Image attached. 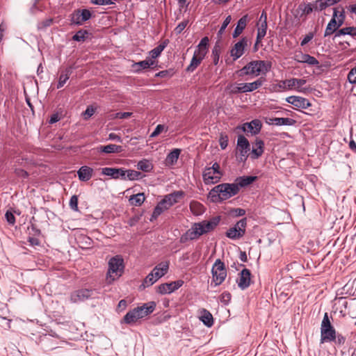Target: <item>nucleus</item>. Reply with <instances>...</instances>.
<instances>
[{
	"mask_svg": "<svg viewBox=\"0 0 356 356\" xmlns=\"http://www.w3.org/2000/svg\"><path fill=\"white\" fill-rule=\"evenodd\" d=\"M237 129H241L244 132H250L252 134L256 135L261 131V123L259 120H253L250 122L244 123L241 127H238Z\"/></svg>",
	"mask_w": 356,
	"mask_h": 356,
	"instance_id": "15",
	"label": "nucleus"
},
{
	"mask_svg": "<svg viewBox=\"0 0 356 356\" xmlns=\"http://www.w3.org/2000/svg\"><path fill=\"white\" fill-rule=\"evenodd\" d=\"M202 235V230H200L197 224L194 223L191 229H188L186 233L181 236L180 242L184 243L188 241L197 239Z\"/></svg>",
	"mask_w": 356,
	"mask_h": 356,
	"instance_id": "11",
	"label": "nucleus"
},
{
	"mask_svg": "<svg viewBox=\"0 0 356 356\" xmlns=\"http://www.w3.org/2000/svg\"><path fill=\"white\" fill-rule=\"evenodd\" d=\"M184 197V193L181 191H175L164 197L161 200L163 203H167L168 207H172Z\"/></svg>",
	"mask_w": 356,
	"mask_h": 356,
	"instance_id": "21",
	"label": "nucleus"
},
{
	"mask_svg": "<svg viewBox=\"0 0 356 356\" xmlns=\"http://www.w3.org/2000/svg\"><path fill=\"white\" fill-rule=\"evenodd\" d=\"M202 61V59H200L199 57L193 54V56L191 60V63L186 68V71L193 72L197 67V66L200 65Z\"/></svg>",
	"mask_w": 356,
	"mask_h": 356,
	"instance_id": "45",
	"label": "nucleus"
},
{
	"mask_svg": "<svg viewBox=\"0 0 356 356\" xmlns=\"http://www.w3.org/2000/svg\"><path fill=\"white\" fill-rule=\"evenodd\" d=\"M220 145L222 149H225L228 145V137L226 134H221L220 137Z\"/></svg>",
	"mask_w": 356,
	"mask_h": 356,
	"instance_id": "57",
	"label": "nucleus"
},
{
	"mask_svg": "<svg viewBox=\"0 0 356 356\" xmlns=\"http://www.w3.org/2000/svg\"><path fill=\"white\" fill-rule=\"evenodd\" d=\"M227 88L230 89V93L232 94L243 93L241 83L236 85L231 84L227 86Z\"/></svg>",
	"mask_w": 356,
	"mask_h": 356,
	"instance_id": "49",
	"label": "nucleus"
},
{
	"mask_svg": "<svg viewBox=\"0 0 356 356\" xmlns=\"http://www.w3.org/2000/svg\"><path fill=\"white\" fill-rule=\"evenodd\" d=\"M190 209L195 215H200L204 211L203 205L197 202H191L190 204Z\"/></svg>",
	"mask_w": 356,
	"mask_h": 356,
	"instance_id": "44",
	"label": "nucleus"
},
{
	"mask_svg": "<svg viewBox=\"0 0 356 356\" xmlns=\"http://www.w3.org/2000/svg\"><path fill=\"white\" fill-rule=\"evenodd\" d=\"M124 168H104L102 169V174L111 177L114 179H122L125 180V173L124 172Z\"/></svg>",
	"mask_w": 356,
	"mask_h": 356,
	"instance_id": "16",
	"label": "nucleus"
},
{
	"mask_svg": "<svg viewBox=\"0 0 356 356\" xmlns=\"http://www.w3.org/2000/svg\"><path fill=\"white\" fill-rule=\"evenodd\" d=\"M72 70H73V67L70 66V67H67L65 70H63L61 72V74L59 76V80H58V83L57 85L58 89L62 88L65 85V83L69 79L70 76L72 73Z\"/></svg>",
	"mask_w": 356,
	"mask_h": 356,
	"instance_id": "35",
	"label": "nucleus"
},
{
	"mask_svg": "<svg viewBox=\"0 0 356 356\" xmlns=\"http://www.w3.org/2000/svg\"><path fill=\"white\" fill-rule=\"evenodd\" d=\"M125 173V180L129 179L131 181L138 180L143 177L140 172L134 170H124Z\"/></svg>",
	"mask_w": 356,
	"mask_h": 356,
	"instance_id": "40",
	"label": "nucleus"
},
{
	"mask_svg": "<svg viewBox=\"0 0 356 356\" xmlns=\"http://www.w3.org/2000/svg\"><path fill=\"white\" fill-rule=\"evenodd\" d=\"M247 219L245 218L238 221L233 227L226 232V236L229 238L236 240L242 238L245 233Z\"/></svg>",
	"mask_w": 356,
	"mask_h": 356,
	"instance_id": "7",
	"label": "nucleus"
},
{
	"mask_svg": "<svg viewBox=\"0 0 356 356\" xmlns=\"http://www.w3.org/2000/svg\"><path fill=\"white\" fill-rule=\"evenodd\" d=\"M139 319H140V316H138L136 310L133 309L126 314L124 318L121 320V323L132 325Z\"/></svg>",
	"mask_w": 356,
	"mask_h": 356,
	"instance_id": "33",
	"label": "nucleus"
},
{
	"mask_svg": "<svg viewBox=\"0 0 356 356\" xmlns=\"http://www.w3.org/2000/svg\"><path fill=\"white\" fill-rule=\"evenodd\" d=\"M250 145L248 140L243 135H239L237 138L236 152L238 160L240 162H245L249 155Z\"/></svg>",
	"mask_w": 356,
	"mask_h": 356,
	"instance_id": "6",
	"label": "nucleus"
},
{
	"mask_svg": "<svg viewBox=\"0 0 356 356\" xmlns=\"http://www.w3.org/2000/svg\"><path fill=\"white\" fill-rule=\"evenodd\" d=\"M183 284L184 282L182 280L161 284L157 287V292L161 294L170 293L181 287Z\"/></svg>",
	"mask_w": 356,
	"mask_h": 356,
	"instance_id": "12",
	"label": "nucleus"
},
{
	"mask_svg": "<svg viewBox=\"0 0 356 356\" xmlns=\"http://www.w3.org/2000/svg\"><path fill=\"white\" fill-rule=\"evenodd\" d=\"M156 308V303L154 301L145 303L140 307H135L138 316L143 318L152 314Z\"/></svg>",
	"mask_w": 356,
	"mask_h": 356,
	"instance_id": "17",
	"label": "nucleus"
},
{
	"mask_svg": "<svg viewBox=\"0 0 356 356\" xmlns=\"http://www.w3.org/2000/svg\"><path fill=\"white\" fill-rule=\"evenodd\" d=\"M53 23L52 18H47L38 24V29L40 30L45 29L47 27L50 26Z\"/></svg>",
	"mask_w": 356,
	"mask_h": 356,
	"instance_id": "50",
	"label": "nucleus"
},
{
	"mask_svg": "<svg viewBox=\"0 0 356 356\" xmlns=\"http://www.w3.org/2000/svg\"><path fill=\"white\" fill-rule=\"evenodd\" d=\"M250 280L251 273L250 270L247 268L243 269L237 280L238 286L242 290L247 289L250 284Z\"/></svg>",
	"mask_w": 356,
	"mask_h": 356,
	"instance_id": "18",
	"label": "nucleus"
},
{
	"mask_svg": "<svg viewBox=\"0 0 356 356\" xmlns=\"http://www.w3.org/2000/svg\"><path fill=\"white\" fill-rule=\"evenodd\" d=\"M212 273V282L214 283V286H218L221 284L227 277V270L224 262L220 259L216 260L211 269Z\"/></svg>",
	"mask_w": 356,
	"mask_h": 356,
	"instance_id": "5",
	"label": "nucleus"
},
{
	"mask_svg": "<svg viewBox=\"0 0 356 356\" xmlns=\"http://www.w3.org/2000/svg\"><path fill=\"white\" fill-rule=\"evenodd\" d=\"M271 63L266 60H252L245 65L239 70V75H249L258 76L260 74H266L271 69Z\"/></svg>",
	"mask_w": 356,
	"mask_h": 356,
	"instance_id": "2",
	"label": "nucleus"
},
{
	"mask_svg": "<svg viewBox=\"0 0 356 356\" xmlns=\"http://www.w3.org/2000/svg\"><path fill=\"white\" fill-rule=\"evenodd\" d=\"M163 204V202L161 201L155 207V208L154 209L153 213L152 214V216L150 218V220L151 221H153V220H156L163 212V211L161 208V206Z\"/></svg>",
	"mask_w": 356,
	"mask_h": 356,
	"instance_id": "47",
	"label": "nucleus"
},
{
	"mask_svg": "<svg viewBox=\"0 0 356 356\" xmlns=\"http://www.w3.org/2000/svg\"><path fill=\"white\" fill-rule=\"evenodd\" d=\"M336 330L332 325L327 313H325L321 325V343L335 340Z\"/></svg>",
	"mask_w": 356,
	"mask_h": 356,
	"instance_id": "4",
	"label": "nucleus"
},
{
	"mask_svg": "<svg viewBox=\"0 0 356 356\" xmlns=\"http://www.w3.org/2000/svg\"><path fill=\"white\" fill-rule=\"evenodd\" d=\"M348 80L352 84L356 83V66L348 72Z\"/></svg>",
	"mask_w": 356,
	"mask_h": 356,
	"instance_id": "54",
	"label": "nucleus"
},
{
	"mask_svg": "<svg viewBox=\"0 0 356 356\" xmlns=\"http://www.w3.org/2000/svg\"><path fill=\"white\" fill-rule=\"evenodd\" d=\"M313 3L314 6V10L321 11L327 8L324 0H316Z\"/></svg>",
	"mask_w": 356,
	"mask_h": 356,
	"instance_id": "52",
	"label": "nucleus"
},
{
	"mask_svg": "<svg viewBox=\"0 0 356 356\" xmlns=\"http://www.w3.org/2000/svg\"><path fill=\"white\" fill-rule=\"evenodd\" d=\"M145 195L143 193H139L136 195H133L130 197L129 201L131 205L135 207H140L145 201Z\"/></svg>",
	"mask_w": 356,
	"mask_h": 356,
	"instance_id": "38",
	"label": "nucleus"
},
{
	"mask_svg": "<svg viewBox=\"0 0 356 356\" xmlns=\"http://www.w3.org/2000/svg\"><path fill=\"white\" fill-rule=\"evenodd\" d=\"M239 192L237 184L224 183L213 187L209 193L208 198L212 202H221L226 200Z\"/></svg>",
	"mask_w": 356,
	"mask_h": 356,
	"instance_id": "1",
	"label": "nucleus"
},
{
	"mask_svg": "<svg viewBox=\"0 0 356 356\" xmlns=\"http://www.w3.org/2000/svg\"><path fill=\"white\" fill-rule=\"evenodd\" d=\"M188 24V21H183L180 22L177 27L175 29V31L177 34L181 33Z\"/></svg>",
	"mask_w": 356,
	"mask_h": 356,
	"instance_id": "60",
	"label": "nucleus"
},
{
	"mask_svg": "<svg viewBox=\"0 0 356 356\" xmlns=\"http://www.w3.org/2000/svg\"><path fill=\"white\" fill-rule=\"evenodd\" d=\"M332 341H334L336 344L341 346L344 344L346 341V338L341 334H336L335 340H333Z\"/></svg>",
	"mask_w": 356,
	"mask_h": 356,
	"instance_id": "62",
	"label": "nucleus"
},
{
	"mask_svg": "<svg viewBox=\"0 0 356 356\" xmlns=\"http://www.w3.org/2000/svg\"><path fill=\"white\" fill-rule=\"evenodd\" d=\"M264 151V142L259 138H257L252 145V149L250 154L251 159H257L263 154Z\"/></svg>",
	"mask_w": 356,
	"mask_h": 356,
	"instance_id": "24",
	"label": "nucleus"
},
{
	"mask_svg": "<svg viewBox=\"0 0 356 356\" xmlns=\"http://www.w3.org/2000/svg\"><path fill=\"white\" fill-rule=\"evenodd\" d=\"M298 8L300 10H302V15H309L310 14L313 10H314V3H307L305 5H300Z\"/></svg>",
	"mask_w": 356,
	"mask_h": 356,
	"instance_id": "48",
	"label": "nucleus"
},
{
	"mask_svg": "<svg viewBox=\"0 0 356 356\" xmlns=\"http://www.w3.org/2000/svg\"><path fill=\"white\" fill-rule=\"evenodd\" d=\"M306 82L307 81L304 79L293 78L284 80V84H288V89L289 90H296L298 92H305L307 90L306 88L303 87Z\"/></svg>",
	"mask_w": 356,
	"mask_h": 356,
	"instance_id": "14",
	"label": "nucleus"
},
{
	"mask_svg": "<svg viewBox=\"0 0 356 356\" xmlns=\"http://www.w3.org/2000/svg\"><path fill=\"white\" fill-rule=\"evenodd\" d=\"M168 262H161L157 266H156L151 273L158 280L159 278H161L168 273Z\"/></svg>",
	"mask_w": 356,
	"mask_h": 356,
	"instance_id": "26",
	"label": "nucleus"
},
{
	"mask_svg": "<svg viewBox=\"0 0 356 356\" xmlns=\"http://www.w3.org/2000/svg\"><path fill=\"white\" fill-rule=\"evenodd\" d=\"M156 65V62L154 60L147 58L145 60L139 61L134 64L133 67H139V68L136 69L137 72H140L142 70H145L147 68L153 67Z\"/></svg>",
	"mask_w": 356,
	"mask_h": 356,
	"instance_id": "34",
	"label": "nucleus"
},
{
	"mask_svg": "<svg viewBox=\"0 0 356 356\" xmlns=\"http://www.w3.org/2000/svg\"><path fill=\"white\" fill-rule=\"evenodd\" d=\"M124 261L120 256L112 257L108 261V270L106 275V282L111 284L120 277L124 270Z\"/></svg>",
	"mask_w": 356,
	"mask_h": 356,
	"instance_id": "3",
	"label": "nucleus"
},
{
	"mask_svg": "<svg viewBox=\"0 0 356 356\" xmlns=\"http://www.w3.org/2000/svg\"><path fill=\"white\" fill-rule=\"evenodd\" d=\"M339 28L338 27L336 20L334 19H331L330 21L328 22L325 32H324V37L326 38L327 36H330L334 33V32H336Z\"/></svg>",
	"mask_w": 356,
	"mask_h": 356,
	"instance_id": "39",
	"label": "nucleus"
},
{
	"mask_svg": "<svg viewBox=\"0 0 356 356\" xmlns=\"http://www.w3.org/2000/svg\"><path fill=\"white\" fill-rule=\"evenodd\" d=\"M266 122L269 125L292 126L296 124V121L289 118H266Z\"/></svg>",
	"mask_w": 356,
	"mask_h": 356,
	"instance_id": "19",
	"label": "nucleus"
},
{
	"mask_svg": "<svg viewBox=\"0 0 356 356\" xmlns=\"http://www.w3.org/2000/svg\"><path fill=\"white\" fill-rule=\"evenodd\" d=\"M97 152L105 154L120 153L122 151V147L115 144H109L105 146H98L96 148Z\"/></svg>",
	"mask_w": 356,
	"mask_h": 356,
	"instance_id": "28",
	"label": "nucleus"
},
{
	"mask_svg": "<svg viewBox=\"0 0 356 356\" xmlns=\"http://www.w3.org/2000/svg\"><path fill=\"white\" fill-rule=\"evenodd\" d=\"M265 81L266 79L264 78L260 77L252 83H241L243 93L252 92L258 89L264 84Z\"/></svg>",
	"mask_w": 356,
	"mask_h": 356,
	"instance_id": "25",
	"label": "nucleus"
},
{
	"mask_svg": "<svg viewBox=\"0 0 356 356\" xmlns=\"http://www.w3.org/2000/svg\"><path fill=\"white\" fill-rule=\"evenodd\" d=\"M93 295L92 289H81L74 291L70 294V301L72 303L83 302L90 298Z\"/></svg>",
	"mask_w": 356,
	"mask_h": 356,
	"instance_id": "9",
	"label": "nucleus"
},
{
	"mask_svg": "<svg viewBox=\"0 0 356 356\" xmlns=\"http://www.w3.org/2000/svg\"><path fill=\"white\" fill-rule=\"evenodd\" d=\"M5 217L6 218L7 222L10 224L13 225L15 222V218L13 215V213L9 211H6L5 214Z\"/></svg>",
	"mask_w": 356,
	"mask_h": 356,
	"instance_id": "61",
	"label": "nucleus"
},
{
	"mask_svg": "<svg viewBox=\"0 0 356 356\" xmlns=\"http://www.w3.org/2000/svg\"><path fill=\"white\" fill-rule=\"evenodd\" d=\"M231 297L232 296L230 293L225 291L220 295V301L224 304L227 305L231 300Z\"/></svg>",
	"mask_w": 356,
	"mask_h": 356,
	"instance_id": "59",
	"label": "nucleus"
},
{
	"mask_svg": "<svg viewBox=\"0 0 356 356\" xmlns=\"http://www.w3.org/2000/svg\"><path fill=\"white\" fill-rule=\"evenodd\" d=\"M232 17L231 15H228L224 20L220 30L218 31V35H220L224 32L225 29L227 28V26L229 25V24L231 22Z\"/></svg>",
	"mask_w": 356,
	"mask_h": 356,
	"instance_id": "55",
	"label": "nucleus"
},
{
	"mask_svg": "<svg viewBox=\"0 0 356 356\" xmlns=\"http://www.w3.org/2000/svg\"><path fill=\"white\" fill-rule=\"evenodd\" d=\"M314 36V34L312 32H310L307 35H306L303 40L301 41V46L307 44L309 41H311L313 39Z\"/></svg>",
	"mask_w": 356,
	"mask_h": 356,
	"instance_id": "64",
	"label": "nucleus"
},
{
	"mask_svg": "<svg viewBox=\"0 0 356 356\" xmlns=\"http://www.w3.org/2000/svg\"><path fill=\"white\" fill-rule=\"evenodd\" d=\"M92 17L91 12L88 9H77L70 15V21L72 24L82 25L83 23Z\"/></svg>",
	"mask_w": 356,
	"mask_h": 356,
	"instance_id": "8",
	"label": "nucleus"
},
{
	"mask_svg": "<svg viewBox=\"0 0 356 356\" xmlns=\"http://www.w3.org/2000/svg\"><path fill=\"white\" fill-rule=\"evenodd\" d=\"M70 207L74 211H78V197L72 195L70 200Z\"/></svg>",
	"mask_w": 356,
	"mask_h": 356,
	"instance_id": "56",
	"label": "nucleus"
},
{
	"mask_svg": "<svg viewBox=\"0 0 356 356\" xmlns=\"http://www.w3.org/2000/svg\"><path fill=\"white\" fill-rule=\"evenodd\" d=\"M93 169L89 166H81L77 171L78 177L80 181H87L92 177Z\"/></svg>",
	"mask_w": 356,
	"mask_h": 356,
	"instance_id": "27",
	"label": "nucleus"
},
{
	"mask_svg": "<svg viewBox=\"0 0 356 356\" xmlns=\"http://www.w3.org/2000/svg\"><path fill=\"white\" fill-rule=\"evenodd\" d=\"M248 23V15H243L237 22V25L234 31L232 36L234 38L238 37L245 29Z\"/></svg>",
	"mask_w": 356,
	"mask_h": 356,
	"instance_id": "29",
	"label": "nucleus"
},
{
	"mask_svg": "<svg viewBox=\"0 0 356 356\" xmlns=\"http://www.w3.org/2000/svg\"><path fill=\"white\" fill-rule=\"evenodd\" d=\"M156 281L157 280L155 278L154 275L152 273H150L145 278L143 282L142 283L139 288L140 289H145V288L153 285Z\"/></svg>",
	"mask_w": 356,
	"mask_h": 356,
	"instance_id": "42",
	"label": "nucleus"
},
{
	"mask_svg": "<svg viewBox=\"0 0 356 356\" xmlns=\"http://www.w3.org/2000/svg\"><path fill=\"white\" fill-rule=\"evenodd\" d=\"M248 38L243 37L234 44L230 52L234 60L239 58L244 54L245 49L248 45Z\"/></svg>",
	"mask_w": 356,
	"mask_h": 356,
	"instance_id": "10",
	"label": "nucleus"
},
{
	"mask_svg": "<svg viewBox=\"0 0 356 356\" xmlns=\"http://www.w3.org/2000/svg\"><path fill=\"white\" fill-rule=\"evenodd\" d=\"M168 44V40H164L162 43H161L159 45L154 48L152 50L149 51V55L151 58L149 59H155L157 57L160 56L161 52L163 51V49L165 48V47Z\"/></svg>",
	"mask_w": 356,
	"mask_h": 356,
	"instance_id": "36",
	"label": "nucleus"
},
{
	"mask_svg": "<svg viewBox=\"0 0 356 356\" xmlns=\"http://www.w3.org/2000/svg\"><path fill=\"white\" fill-rule=\"evenodd\" d=\"M222 173H216L206 168L203 172V180L206 184H212L218 182L221 178Z\"/></svg>",
	"mask_w": 356,
	"mask_h": 356,
	"instance_id": "20",
	"label": "nucleus"
},
{
	"mask_svg": "<svg viewBox=\"0 0 356 356\" xmlns=\"http://www.w3.org/2000/svg\"><path fill=\"white\" fill-rule=\"evenodd\" d=\"M137 168L140 170L149 172L153 169V165L149 161L143 159L137 163Z\"/></svg>",
	"mask_w": 356,
	"mask_h": 356,
	"instance_id": "41",
	"label": "nucleus"
},
{
	"mask_svg": "<svg viewBox=\"0 0 356 356\" xmlns=\"http://www.w3.org/2000/svg\"><path fill=\"white\" fill-rule=\"evenodd\" d=\"M343 34L349 35L352 37H356V27L355 26H346L342 28Z\"/></svg>",
	"mask_w": 356,
	"mask_h": 356,
	"instance_id": "53",
	"label": "nucleus"
},
{
	"mask_svg": "<svg viewBox=\"0 0 356 356\" xmlns=\"http://www.w3.org/2000/svg\"><path fill=\"white\" fill-rule=\"evenodd\" d=\"M220 54V47L216 43L212 49L213 63L215 65H218Z\"/></svg>",
	"mask_w": 356,
	"mask_h": 356,
	"instance_id": "46",
	"label": "nucleus"
},
{
	"mask_svg": "<svg viewBox=\"0 0 356 356\" xmlns=\"http://www.w3.org/2000/svg\"><path fill=\"white\" fill-rule=\"evenodd\" d=\"M286 102L299 108H307L311 105L308 99L298 96H290Z\"/></svg>",
	"mask_w": 356,
	"mask_h": 356,
	"instance_id": "23",
	"label": "nucleus"
},
{
	"mask_svg": "<svg viewBox=\"0 0 356 356\" xmlns=\"http://www.w3.org/2000/svg\"><path fill=\"white\" fill-rule=\"evenodd\" d=\"M339 17L337 18L336 19V23L338 27L340 28L344 24L346 19V15L343 7H341V11L339 14Z\"/></svg>",
	"mask_w": 356,
	"mask_h": 356,
	"instance_id": "51",
	"label": "nucleus"
},
{
	"mask_svg": "<svg viewBox=\"0 0 356 356\" xmlns=\"http://www.w3.org/2000/svg\"><path fill=\"white\" fill-rule=\"evenodd\" d=\"M139 319H140V316H138L136 310L133 309L126 314L124 318L121 320V323L132 325Z\"/></svg>",
	"mask_w": 356,
	"mask_h": 356,
	"instance_id": "32",
	"label": "nucleus"
},
{
	"mask_svg": "<svg viewBox=\"0 0 356 356\" xmlns=\"http://www.w3.org/2000/svg\"><path fill=\"white\" fill-rule=\"evenodd\" d=\"M257 177L256 176H241L235 179L234 184H237L238 187H245L253 183Z\"/></svg>",
	"mask_w": 356,
	"mask_h": 356,
	"instance_id": "30",
	"label": "nucleus"
},
{
	"mask_svg": "<svg viewBox=\"0 0 356 356\" xmlns=\"http://www.w3.org/2000/svg\"><path fill=\"white\" fill-rule=\"evenodd\" d=\"M172 74L173 73L172 70H163L158 72L156 74V76L162 78L171 77L172 76Z\"/></svg>",
	"mask_w": 356,
	"mask_h": 356,
	"instance_id": "63",
	"label": "nucleus"
},
{
	"mask_svg": "<svg viewBox=\"0 0 356 356\" xmlns=\"http://www.w3.org/2000/svg\"><path fill=\"white\" fill-rule=\"evenodd\" d=\"M180 152L181 151L179 149H175L172 151H171L166 156L165 163L168 165H172L177 163Z\"/></svg>",
	"mask_w": 356,
	"mask_h": 356,
	"instance_id": "37",
	"label": "nucleus"
},
{
	"mask_svg": "<svg viewBox=\"0 0 356 356\" xmlns=\"http://www.w3.org/2000/svg\"><path fill=\"white\" fill-rule=\"evenodd\" d=\"M200 321L207 327H211L213 324V318L212 314L207 309H202L200 312Z\"/></svg>",
	"mask_w": 356,
	"mask_h": 356,
	"instance_id": "31",
	"label": "nucleus"
},
{
	"mask_svg": "<svg viewBox=\"0 0 356 356\" xmlns=\"http://www.w3.org/2000/svg\"><path fill=\"white\" fill-rule=\"evenodd\" d=\"M89 32L87 30L81 29L73 35L72 40L77 42H84Z\"/></svg>",
	"mask_w": 356,
	"mask_h": 356,
	"instance_id": "43",
	"label": "nucleus"
},
{
	"mask_svg": "<svg viewBox=\"0 0 356 356\" xmlns=\"http://www.w3.org/2000/svg\"><path fill=\"white\" fill-rule=\"evenodd\" d=\"M209 40L208 37H204L197 46V49L194 52V55L200 59H204L208 51Z\"/></svg>",
	"mask_w": 356,
	"mask_h": 356,
	"instance_id": "22",
	"label": "nucleus"
},
{
	"mask_svg": "<svg viewBox=\"0 0 356 356\" xmlns=\"http://www.w3.org/2000/svg\"><path fill=\"white\" fill-rule=\"evenodd\" d=\"M220 217L216 216V217L213 218L209 221L204 220V221H202V222L196 223V224H197V226L198 227V229L200 230H202V235H203L204 234H206V233L209 232L211 230H213L218 225V223L220 222Z\"/></svg>",
	"mask_w": 356,
	"mask_h": 356,
	"instance_id": "13",
	"label": "nucleus"
},
{
	"mask_svg": "<svg viewBox=\"0 0 356 356\" xmlns=\"http://www.w3.org/2000/svg\"><path fill=\"white\" fill-rule=\"evenodd\" d=\"M132 113L131 112H124V113H116L113 114V118L115 119H126L129 118L132 115Z\"/></svg>",
	"mask_w": 356,
	"mask_h": 356,
	"instance_id": "58",
	"label": "nucleus"
}]
</instances>
